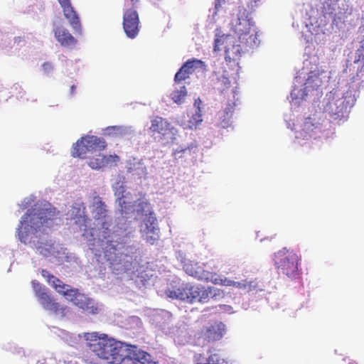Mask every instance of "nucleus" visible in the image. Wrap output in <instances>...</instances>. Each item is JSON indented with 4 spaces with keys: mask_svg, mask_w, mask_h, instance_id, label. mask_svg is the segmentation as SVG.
I'll use <instances>...</instances> for the list:
<instances>
[{
    "mask_svg": "<svg viewBox=\"0 0 364 364\" xmlns=\"http://www.w3.org/2000/svg\"><path fill=\"white\" fill-rule=\"evenodd\" d=\"M53 32L56 41L60 44V46L71 48L77 44V39L65 27L62 26H55Z\"/></svg>",
    "mask_w": 364,
    "mask_h": 364,
    "instance_id": "obj_17",
    "label": "nucleus"
},
{
    "mask_svg": "<svg viewBox=\"0 0 364 364\" xmlns=\"http://www.w3.org/2000/svg\"><path fill=\"white\" fill-rule=\"evenodd\" d=\"M196 364H223V360L219 358L216 354H212L208 358L207 363Z\"/></svg>",
    "mask_w": 364,
    "mask_h": 364,
    "instance_id": "obj_28",
    "label": "nucleus"
},
{
    "mask_svg": "<svg viewBox=\"0 0 364 364\" xmlns=\"http://www.w3.org/2000/svg\"><path fill=\"white\" fill-rule=\"evenodd\" d=\"M75 223L78 224L80 226H84L85 228H87V222L89 220L88 218L86 215H79V217H76L75 218Z\"/></svg>",
    "mask_w": 364,
    "mask_h": 364,
    "instance_id": "obj_29",
    "label": "nucleus"
},
{
    "mask_svg": "<svg viewBox=\"0 0 364 364\" xmlns=\"http://www.w3.org/2000/svg\"><path fill=\"white\" fill-rule=\"evenodd\" d=\"M32 287L41 304L43 307L56 315L65 316L68 307L60 306L59 303L53 299L46 292V288L37 281L31 282Z\"/></svg>",
    "mask_w": 364,
    "mask_h": 364,
    "instance_id": "obj_8",
    "label": "nucleus"
},
{
    "mask_svg": "<svg viewBox=\"0 0 364 364\" xmlns=\"http://www.w3.org/2000/svg\"><path fill=\"white\" fill-rule=\"evenodd\" d=\"M55 209L31 208L27 210L18 225L17 232L21 242L29 243L44 257L50 255L54 247L45 225L53 220Z\"/></svg>",
    "mask_w": 364,
    "mask_h": 364,
    "instance_id": "obj_1",
    "label": "nucleus"
},
{
    "mask_svg": "<svg viewBox=\"0 0 364 364\" xmlns=\"http://www.w3.org/2000/svg\"><path fill=\"white\" fill-rule=\"evenodd\" d=\"M224 277H216L215 278H213V276L211 277L210 279L215 284H220L222 285L223 279ZM210 279V277H209Z\"/></svg>",
    "mask_w": 364,
    "mask_h": 364,
    "instance_id": "obj_34",
    "label": "nucleus"
},
{
    "mask_svg": "<svg viewBox=\"0 0 364 364\" xmlns=\"http://www.w3.org/2000/svg\"><path fill=\"white\" fill-rule=\"evenodd\" d=\"M203 122L202 110H196L195 113L192 114L187 124H184L185 129H193Z\"/></svg>",
    "mask_w": 364,
    "mask_h": 364,
    "instance_id": "obj_24",
    "label": "nucleus"
},
{
    "mask_svg": "<svg viewBox=\"0 0 364 364\" xmlns=\"http://www.w3.org/2000/svg\"><path fill=\"white\" fill-rule=\"evenodd\" d=\"M129 355L132 361L131 364H156L150 354L138 350L136 346H132Z\"/></svg>",
    "mask_w": 364,
    "mask_h": 364,
    "instance_id": "obj_19",
    "label": "nucleus"
},
{
    "mask_svg": "<svg viewBox=\"0 0 364 364\" xmlns=\"http://www.w3.org/2000/svg\"><path fill=\"white\" fill-rule=\"evenodd\" d=\"M41 275L57 292L70 297L71 301L79 308L92 314L97 313L98 309L95 306L93 301L84 294H80L77 289L70 288L69 285L64 284L46 269L41 270Z\"/></svg>",
    "mask_w": 364,
    "mask_h": 364,
    "instance_id": "obj_3",
    "label": "nucleus"
},
{
    "mask_svg": "<svg viewBox=\"0 0 364 364\" xmlns=\"http://www.w3.org/2000/svg\"><path fill=\"white\" fill-rule=\"evenodd\" d=\"M75 85H72L71 87H70V92H71V95H73L74 92H75Z\"/></svg>",
    "mask_w": 364,
    "mask_h": 364,
    "instance_id": "obj_38",
    "label": "nucleus"
},
{
    "mask_svg": "<svg viewBox=\"0 0 364 364\" xmlns=\"http://www.w3.org/2000/svg\"><path fill=\"white\" fill-rule=\"evenodd\" d=\"M300 257L294 250L284 247L274 255V265L279 274L291 279L296 278L299 274Z\"/></svg>",
    "mask_w": 364,
    "mask_h": 364,
    "instance_id": "obj_5",
    "label": "nucleus"
},
{
    "mask_svg": "<svg viewBox=\"0 0 364 364\" xmlns=\"http://www.w3.org/2000/svg\"><path fill=\"white\" fill-rule=\"evenodd\" d=\"M24 41V38L21 36L15 37L14 38V41L15 43L19 44L20 43L23 42Z\"/></svg>",
    "mask_w": 364,
    "mask_h": 364,
    "instance_id": "obj_37",
    "label": "nucleus"
},
{
    "mask_svg": "<svg viewBox=\"0 0 364 364\" xmlns=\"http://www.w3.org/2000/svg\"><path fill=\"white\" fill-rule=\"evenodd\" d=\"M348 364H358V363L355 360H351Z\"/></svg>",
    "mask_w": 364,
    "mask_h": 364,
    "instance_id": "obj_39",
    "label": "nucleus"
},
{
    "mask_svg": "<svg viewBox=\"0 0 364 364\" xmlns=\"http://www.w3.org/2000/svg\"><path fill=\"white\" fill-rule=\"evenodd\" d=\"M125 188L122 185H119L117 188H116L114 195L117 197V202L118 203L119 206L120 207V210L122 213H127L128 207L127 205V203L125 202L124 193Z\"/></svg>",
    "mask_w": 364,
    "mask_h": 364,
    "instance_id": "obj_23",
    "label": "nucleus"
},
{
    "mask_svg": "<svg viewBox=\"0 0 364 364\" xmlns=\"http://www.w3.org/2000/svg\"><path fill=\"white\" fill-rule=\"evenodd\" d=\"M107 144L102 138L87 135L81 137L73 145L72 156L83 159L87 154L104 150Z\"/></svg>",
    "mask_w": 364,
    "mask_h": 364,
    "instance_id": "obj_7",
    "label": "nucleus"
},
{
    "mask_svg": "<svg viewBox=\"0 0 364 364\" xmlns=\"http://www.w3.org/2000/svg\"><path fill=\"white\" fill-rule=\"evenodd\" d=\"M131 1L132 3V4L134 5L139 1V0H131Z\"/></svg>",
    "mask_w": 364,
    "mask_h": 364,
    "instance_id": "obj_40",
    "label": "nucleus"
},
{
    "mask_svg": "<svg viewBox=\"0 0 364 364\" xmlns=\"http://www.w3.org/2000/svg\"><path fill=\"white\" fill-rule=\"evenodd\" d=\"M235 106V102L230 103L228 105V106L225 109V112L227 117H230L232 116V112L234 111Z\"/></svg>",
    "mask_w": 364,
    "mask_h": 364,
    "instance_id": "obj_31",
    "label": "nucleus"
},
{
    "mask_svg": "<svg viewBox=\"0 0 364 364\" xmlns=\"http://www.w3.org/2000/svg\"><path fill=\"white\" fill-rule=\"evenodd\" d=\"M187 95V90L185 85L176 88L171 94V97L174 102L181 104L184 102V99Z\"/></svg>",
    "mask_w": 364,
    "mask_h": 364,
    "instance_id": "obj_26",
    "label": "nucleus"
},
{
    "mask_svg": "<svg viewBox=\"0 0 364 364\" xmlns=\"http://www.w3.org/2000/svg\"><path fill=\"white\" fill-rule=\"evenodd\" d=\"M234 281L228 279L226 277H223L222 285L226 287H233Z\"/></svg>",
    "mask_w": 364,
    "mask_h": 364,
    "instance_id": "obj_33",
    "label": "nucleus"
},
{
    "mask_svg": "<svg viewBox=\"0 0 364 364\" xmlns=\"http://www.w3.org/2000/svg\"><path fill=\"white\" fill-rule=\"evenodd\" d=\"M255 45H246L241 41H238L236 36L231 34H215L214 39L213 50L225 52L226 62L237 64L242 54L249 48L255 47Z\"/></svg>",
    "mask_w": 364,
    "mask_h": 364,
    "instance_id": "obj_4",
    "label": "nucleus"
},
{
    "mask_svg": "<svg viewBox=\"0 0 364 364\" xmlns=\"http://www.w3.org/2000/svg\"><path fill=\"white\" fill-rule=\"evenodd\" d=\"M348 102L346 97H333L324 107V112L333 119H341L348 112Z\"/></svg>",
    "mask_w": 364,
    "mask_h": 364,
    "instance_id": "obj_10",
    "label": "nucleus"
},
{
    "mask_svg": "<svg viewBox=\"0 0 364 364\" xmlns=\"http://www.w3.org/2000/svg\"><path fill=\"white\" fill-rule=\"evenodd\" d=\"M231 28L238 41L246 45L257 46V32L254 24L245 15V11L240 13L231 21Z\"/></svg>",
    "mask_w": 364,
    "mask_h": 364,
    "instance_id": "obj_6",
    "label": "nucleus"
},
{
    "mask_svg": "<svg viewBox=\"0 0 364 364\" xmlns=\"http://www.w3.org/2000/svg\"><path fill=\"white\" fill-rule=\"evenodd\" d=\"M54 69V66L50 62H45L42 65V70L44 73L48 75L50 74Z\"/></svg>",
    "mask_w": 364,
    "mask_h": 364,
    "instance_id": "obj_30",
    "label": "nucleus"
},
{
    "mask_svg": "<svg viewBox=\"0 0 364 364\" xmlns=\"http://www.w3.org/2000/svg\"><path fill=\"white\" fill-rule=\"evenodd\" d=\"M192 289H195V294H193V290L191 291V293H190L191 295V302L193 303L198 300L200 302L205 303L207 302L210 294L211 293L210 289H205L204 287L202 286H196V285H192Z\"/></svg>",
    "mask_w": 364,
    "mask_h": 364,
    "instance_id": "obj_21",
    "label": "nucleus"
},
{
    "mask_svg": "<svg viewBox=\"0 0 364 364\" xmlns=\"http://www.w3.org/2000/svg\"><path fill=\"white\" fill-rule=\"evenodd\" d=\"M233 287L249 292L257 289V283L255 281H248L247 279L242 282L234 281Z\"/></svg>",
    "mask_w": 364,
    "mask_h": 364,
    "instance_id": "obj_25",
    "label": "nucleus"
},
{
    "mask_svg": "<svg viewBox=\"0 0 364 364\" xmlns=\"http://www.w3.org/2000/svg\"><path fill=\"white\" fill-rule=\"evenodd\" d=\"M136 205V212L139 215H145L144 219L145 228L143 230L146 235V240L154 243L158 240L159 235L156 232L157 230V220L151 215L150 213L149 203L146 201H139Z\"/></svg>",
    "mask_w": 364,
    "mask_h": 364,
    "instance_id": "obj_9",
    "label": "nucleus"
},
{
    "mask_svg": "<svg viewBox=\"0 0 364 364\" xmlns=\"http://www.w3.org/2000/svg\"><path fill=\"white\" fill-rule=\"evenodd\" d=\"M177 130L167 121L161 117V141L163 144H169L174 141Z\"/></svg>",
    "mask_w": 364,
    "mask_h": 364,
    "instance_id": "obj_18",
    "label": "nucleus"
},
{
    "mask_svg": "<svg viewBox=\"0 0 364 364\" xmlns=\"http://www.w3.org/2000/svg\"><path fill=\"white\" fill-rule=\"evenodd\" d=\"M225 332V326L221 321H214L204 326L200 337L208 342L220 340Z\"/></svg>",
    "mask_w": 364,
    "mask_h": 364,
    "instance_id": "obj_14",
    "label": "nucleus"
},
{
    "mask_svg": "<svg viewBox=\"0 0 364 364\" xmlns=\"http://www.w3.org/2000/svg\"><path fill=\"white\" fill-rule=\"evenodd\" d=\"M218 81L220 83L223 90L229 88L230 86V75L226 70H224L222 75L218 76Z\"/></svg>",
    "mask_w": 364,
    "mask_h": 364,
    "instance_id": "obj_27",
    "label": "nucleus"
},
{
    "mask_svg": "<svg viewBox=\"0 0 364 364\" xmlns=\"http://www.w3.org/2000/svg\"><path fill=\"white\" fill-rule=\"evenodd\" d=\"M197 68L206 70L207 65L204 61L196 58L187 60L176 73L174 77L175 82L179 84L181 82L189 78L190 75H192Z\"/></svg>",
    "mask_w": 364,
    "mask_h": 364,
    "instance_id": "obj_12",
    "label": "nucleus"
},
{
    "mask_svg": "<svg viewBox=\"0 0 364 364\" xmlns=\"http://www.w3.org/2000/svg\"><path fill=\"white\" fill-rule=\"evenodd\" d=\"M159 121L155 119H153L151 121V126L150 127V129L153 132H158L159 131Z\"/></svg>",
    "mask_w": 364,
    "mask_h": 364,
    "instance_id": "obj_32",
    "label": "nucleus"
},
{
    "mask_svg": "<svg viewBox=\"0 0 364 364\" xmlns=\"http://www.w3.org/2000/svg\"><path fill=\"white\" fill-rule=\"evenodd\" d=\"M107 214L106 205L100 198H97L93 202V209L92 210V215L95 220H103L105 218Z\"/></svg>",
    "mask_w": 364,
    "mask_h": 364,
    "instance_id": "obj_22",
    "label": "nucleus"
},
{
    "mask_svg": "<svg viewBox=\"0 0 364 364\" xmlns=\"http://www.w3.org/2000/svg\"><path fill=\"white\" fill-rule=\"evenodd\" d=\"M83 338L87 341L89 349L99 358L109 364H131L129 355L132 345H127L107 334L97 332L85 333Z\"/></svg>",
    "mask_w": 364,
    "mask_h": 364,
    "instance_id": "obj_2",
    "label": "nucleus"
},
{
    "mask_svg": "<svg viewBox=\"0 0 364 364\" xmlns=\"http://www.w3.org/2000/svg\"><path fill=\"white\" fill-rule=\"evenodd\" d=\"M310 118H308L306 119L305 122H304V129H309L311 128V127H314V124H312L311 122H310Z\"/></svg>",
    "mask_w": 364,
    "mask_h": 364,
    "instance_id": "obj_36",
    "label": "nucleus"
},
{
    "mask_svg": "<svg viewBox=\"0 0 364 364\" xmlns=\"http://www.w3.org/2000/svg\"><path fill=\"white\" fill-rule=\"evenodd\" d=\"M123 28L126 35L130 38H134L139 31V17L138 12L129 9L123 15Z\"/></svg>",
    "mask_w": 364,
    "mask_h": 364,
    "instance_id": "obj_11",
    "label": "nucleus"
},
{
    "mask_svg": "<svg viewBox=\"0 0 364 364\" xmlns=\"http://www.w3.org/2000/svg\"><path fill=\"white\" fill-rule=\"evenodd\" d=\"M202 100L200 98H197L194 101V107L196 110H201Z\"/></svg>",
    "mask_w": 364,
    "mask_h": 364,
    "instance_id": "obj_35",
    "label": "nucleus"
},
{
    "mask_svg": "<svg viewBox=\"0 0 364 364\" xmlns=\"http://www.w3.org/2000/svg\"><path fill=\"white\" fill-rule=\"evenodd\" d=\"M119 160L117 155H103L99 154L91 158L88 162L89 166L92 169H100L115 165Z\"/></svg>",
    "mask_w": 364,
    "mask_h": 364,
    "instance_id": "obj_16",
    "label": "nucleus"
},
{
    "mask_svg": "<svg viewBox=\"0 0 364 364\" xmlns=\"http://www.w3.org/2000/svg\"><path fill=\"white\" fill-rule=\"evenodd\" d=\"M183 268L187 274L201 280H208V272L203 270V269L198 266L197 263L189 262L184 264Z\"/></svg>",
    "mask_w": 364,
    "mask_h": 364,
    "instance_id": "obj_20",
    "label": "nucleus"
},
{
    "mask_svg": "<svg viewBox=\"0 0 364 364\" xmlns=\"http://www.w3.org/2000/svg\"><path fill=\"white\" fill-rule=\"evenodd\" d=\"M191 291H193V289L191 284L182 283L168 288L166 290L165 294L168 298L191 302L190 293H191ZM195 292V289H193V294Z\"/></svg>",
    "mask_w": 364,
    "mask_h": 364,
    "instance_id": "obj_15",
    "label": "nucleus"
},
{
    "mask_svg": "<svg viewBox=\"0 0 364 364\" xmlns=\"http://www.w3.org/2000/svg\"><path fill=\"white\" fill-rule=\"evenodd\" d=\"M63 12L65 18L68 21L73 31L82 33V26L80 18L74 9L70 0H58Z\"/></svg>",
    "mask_w": 364,
    "mask_h": 364,
    "instance_id": "obj_13",
    "label": "nucleus"
}]
</instances>
